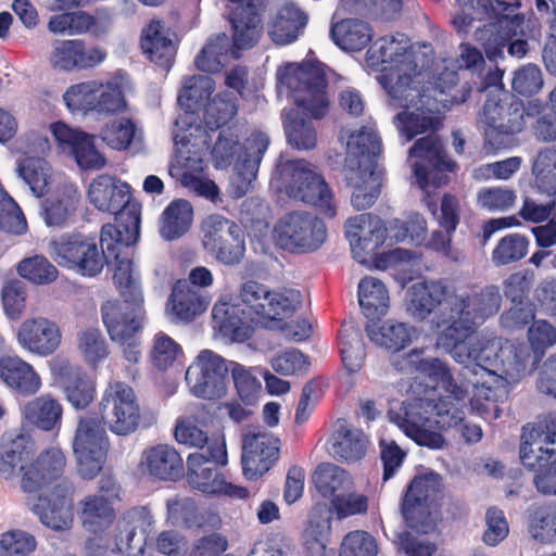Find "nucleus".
I'll return each mask as SVG.
<instances>
[{
    "label": "nucleus",
    "mask_w": 556,
    "mask_h": 556,
    "mask_svg": "<svg viewBox=\"0 0 556 556\" xmlns=\"http://www.w3.org/2000/svg\"><path fill=\"white\" fill-rule=\"evenodd\" d=\"M101 417H80L73 439V452L77 470L84 479H93L103 468L109 451V430L121 437L134 433L140 426L141 406L139 399L128 383L110 381L99 404Z\"/></svg>",
    "instance_id": "f257e3e1"
},
{
    "label": "nucleus",
    "mask_w": 556,
    "mask_h": 556,
    "mask_svg": "<svg viewBox=\"0 0 556 556\" xmlns=\"http://www.w3.org/2000/svg\"><path fill=\"white\" fill-rule=\"evenodd\" d=\"M139 232L124 235L110 224L101 228L100 244L106 249L105 264L114 265L113 281L124 299L108 300L100 308L103 325L113 339L127 338L140 328L141 320L146 318L140 277L130 257V247L137 242Z\"/></svg>",
    "instance_id": "f03ea898"
},
{
    "label": "nucleus",
    "mask_w": 556,
    "mask_h": 556,
    "mask_svg": "<svg viewBox=\"0 0 556 556\" xmlns=\"http://www.w3.org/2000/svg\"><path fill=\"white\" fill-rule=\"evenodd\" d=\"M327 65L320 61L290 63L278 78L294 99L299 112L291 113L285 124L288 142L299 150L316 147L317 132L312 118L321 119L329 110Z\"/></svg>",
    "instance_id": "7ed1b4c3"
},
{
    "label": "nucleus",
    "mask_w": 556,
    "mask_h": 556,
    "mask_svg": "<svg viewBox=\"0 0 556 556\" xmlns=\"http://www.w3.org/2000/svg\"><path fill=\"white\" fill-rule=\"evenodd\" d=\"M448 316L452 324L439 334L438 342L451 352L460 363L477 364L490 358L488 353L490 341L472 338L476 328L489 317L498 313L502 304L500 288L494 285L485 286L471 294H457L452 298Z\"/></svg>",
    "instance_id": "20e7f679"
},
{
    "label": "nucleus",
    "mask_w": 556,
    "mask_h": 556,
    "mask_svg": "<svg viewBox=\"0 0 556 556\" xmlns=\"http://www.w3.org/2000/svg\"><path fill=\"white\" fill-rule=\"evenodd\" d=\"M35 441L29 434H3L0 440V478L11 479L21 473V488L26 493H38L50 488L64 473L66 457L62 450L49 447L36 458Z\"/></svg>",
    "instance_id": "39448f33"
},
{
    "label": "nucleus",
    "mask_w": 556,
    "mask_h": 556,
    "mask_svg": "<svg viewBox=\"0 0 556 556\" xmlns=\"http://www.w3.org/2000/svg\"><path fill=\"white\" fill-rule=\"evenodd\" d=\"M349 164L344 167V180L352 187L351 202L358 211L369 208L381 193L384 168L379 164L382 144L378 132L362 126L348 141Z\"/></svg>",
    "instance_id": "423d86ee"
},
{
    "label": "nucleus",
    "mask_w": 556,
    "mask_h": 556,
    "mask_svg": "<svg viewBox=\"0 0 556 556\" xmlns=\"http://www.w3.org/2000/svg\"><path fill=\"white\" fill-rule=\"evenodd\" d=\"M366 60L370 66L381 67L378 83L400 105H407L418 97L419 88L414 81L417 65L407 39L380 37L368 48Z\"/></svg>",
    "instance_id": "0eeeda50"
},
{
    "label": "nucleus",
    "mask_w": 556,
    "mask_h": 556,
    "mask_svg": "<svg viewBox=\"0 0 556 556\" xmlns=\"http://www.w3.org/2000/svg\"><path fill=\"white\" fill-rule=\"evenodd\" d=\"M520 459L525 467L536 472V490L544 495H555L556 412L522 427Z\"/></svg>",
    "instance_id": "6e6552de"
},
{
    "label": "nucleus",
    "mask_w": 556,
    "mask_h": 556,
    "mask_svg": "<svg viewBox=\"0 0 556 556\" xmlns=\"http://www.w3.org/2000/svg\"><path fill=\"white\" fill-rule=\"evenodd\" d=\"M89 203L98 211L113 214L116 227L124 233L140 230L141 204L132 198L131 187L121 178L100 174L89 184L87 190Z\"/></svg>",
    "instance_id": "1a4fd4ad"
},
{
    "label": "nucleus",
    "mask_w": 556,
    "mask_h": 556,
    "mask_svg": "<svg viewBox=\"0 0 556 556\" xmlns=\"http://www.w3.org/2000/svg\"><path fill=\"white\" fill-rule=\"evenodd\" d=\"M228 462L226 441L217 439L208 447V454L194 452L187 457V481L191 488L207 495H224L247 500L250 495L244 486L227 482L218 466Z\"/></svg>",
    "instance_id": "9d476101"
},
{
    "label": "nucleus",
    "mask_w": 556,
    "mask_h": 556,
    "mask_svg": "<svg viewBox=\"0 0 556 556\" xmlns=\"http://www.w3.org/2000/svg\"><path fill=\"white\" fill-rule=\"evenodd\" d=\"M442 477L434 471L415 476L401 498V514L406 525L420 533L433 530L431 507L442 498Z\"/></svg>",
    "instance_id": "9b49d317"
},
{
    "label": "nucleus",
    "mask_w": 556,
    "mask_h": 556,
    "mask_svg": "<svg viewBox=\"0 0 556 556\" xmlns=\"http://www.w3.org/2000/svg\"><path fill=\"white\" fill-rule=\"evenodd\" d=\"M525 104L514 94H491L485 100L479 121L485 125V141L495 150L525 127Z\"/></svg>",
    "instance_id": "f8f14e48"
},
{
    "label": "nucleus",
    "mask_w": 556,
    "mask_h": 556,
    "mask_svg": "<svg viewBox=\"0 0 556 556\" xmlns=\"http://www.w3.org/2000/svg\"><path fill=\"white\" fill-rule=\"evenodd\" d=\"M54 261L84 277H96L104 268L106 249L98 248L96 238L79 232L64 233L50 241Z\"/></svg>",
    "instance_id": "ddd939ff"
},
{
    "label": "nucleus",
    "mask_w": 556,
    "mask_h": 556,
    "mask_svg": "<svg viewBox=\"0 0 556 556\" xmlns=\"http://www.w3.org/2000/svg\"><path fill=\"white\" fill-rule=\"evenodd\" d=\"M455 289L444 280H424L413 283L407 290L406 308L409 315L418 320H425L433 315V321L442 330L452 324L448 313Z\"/></svg>",
    "instance_id": "4468645a"
},
{
    "label": "nucleus",
    "mask_w": 556,
    "mask_h": 556,
    "mask_svg": "<svg viewBox=\"0 0 556 556\" xmlns=\"http://www.w3.org/2000/svg\"><path fill=\"white\" fill-rule=\"evenodd\" d=\"M291 170V181L288 193L291 198L315 206L326 218L337 215L334 195L320 173L305 160H294L288 163Z\"/></svg>",
    "instance_id": "2eb2a0df"
},
{
    "label": "nucleus",
    "mask_w": 556,
    "mask_h": 556,
    "mask_svg": "<svg viewBox=\"0 0 556 556\" xmlns=\"http://www.w3.org/2000/svg\"><path fill=\"white\" fill-rule=\"evenodd\" d=\"M204 249L224 265L239 264L245 254V238L241 227L233 220L214 214L202 223Z\"/></svg>",
    "instance_id": "dca6fc26"
},
{
    "label": "nucleus",
    "mask_w": 556,
    "mask_h": 556,
    "mask_svg": "<svg viewBox=\"0 0 556 556\" xmlns=\"http://www.w3.org/2000/svg\"><path fill=\"white\" fill-rule=\"evenodd\" d=\"M327 229L321 219L306 212H291L275 227L277 244L294 253L317 250L326 240Z\"/></svg>",
    "instance_id": "f3484780"
},
{
    "label": "nucleus",
    "mask_w": 556,
    "mask_h": 556,
    "mask_svg": "<svg viewBox=\"0 0 556 556\" xmlns=\"http://www.w3.org/2000/svg\"><path fill=\"white\" fill-rule=\"evenodd\" d=\"M229 369L225 358L211 350H203L188 366L185 379L194 396L218 400L227 392Z\"/></svg>",
    "instance_id": "a211bd4d"
},
{
    "label": "nucleus",
    "mask_w": 556,
    "mask_h": 556,
    "mask_svg": "<svg viewBox=\"0 0 556 556\" xmlns=\"http://www.w3.org/2000/svg\"><path fill=\"white\" fill-rule=\"evenodd\" d=\"M240 304L257 319L283 320L292 316L301 302L300 292H271L264 285L249 280L240 291Z\"/></svg>",
    "instance_id": "6ab92c4d"
},
{
    "label": "nucleus",
    "mask_w": 556,
    "mask_h": 556,
    "mask_svg": "<svg viewBox=\"0 0 556 556\" xmlns=\"http://www.w3.org/2000/svg\"><path fill=\"white\" fill-rule=\"evenodd\" d=\"M281 441L260 427L242 434V471L247 479L256 480L268 472L280 456Z\"/></svg>",
    "instance_id": "aec40b11"
},
{
    "label": "nucleus",
    "mask_w": 556,
    "mask_h": 556,
    "mask_svg": "<svg viewBox=\"0 0 556 556\" xmlns=\"http://www.w3.org/2000/svg\"><path fill=\"white\" fill-rule=\"evenodd\" d=\"M422 350H412L397 363L399 369L414 375L415 380L425 384V392L442 389L444 392L456 397L465 393V386L458 384L447 364L437 357H424Z\"/></svg>",
    "instance_id": "412c9836"
},
{
    "label": "nucleus",
    "mask_w": 556,
    "mask_h": 556,
    "mask_svg": "<svg viewBox=\"0 0 556 556\" xmlns=\"http://www.w3.org/2000/svg\"><path fill=\"white\" fill-rule=\"evenodd\" d=\"M344 228L353 257L361 264H366L378 255L387 239V227L383 220L371 213L349 218Z\"/></svg>",
    "instance_id": "4be33fe9"
},
{
    "label": "nucleus",
    "mask_w": 556,
    "mask_h": 556,
    "mask_svg": "<svg viewBox=\"0 0 556 556\" xmlns=\"http://www.w3.org/2000/svg\"><path fill=\"white\" fill-rule=\"evenodd\" d=\"M50 372L62 389L67 402L76 409L88 407L96 397V381L77 365L63 356L49 362Z\"/></svg>",
    "instance_id": "5701e85b"
},
{
    "label": "nucleus",
    "mask_w": 556,
    "mask_h": 556,
    "mask_svg": "<svg viewBox=\"0 0 556 556\" xmlns=\"http://www.w3.org/2000/svg\"><path fill=\"white\" fill-rule=\"evenodd\" d=\"M409 153L421 161L415 164L414 173L422 188L431 184L440 186L441 182L435 181L437 174L452 173L457 167V164L448 157L441 139L433 134L417 139L409 149Z\"/></svg>",
    "instance_id": "b1692460"
},
{
    "label": "nucleus",
    "mask_w": 556,
    "mask_h": 556,
    "mask_svg": "<svg viewBox=\"0 0 556 556\" xmlns=\"http://www.w3.org/2000/svg\"><path fill=\"white\" fill-rule=\"evenodd\" d=\"M51 485L53 488L49 495H38L35 501H28L27 504L46 527L53 530L68 529L73 522V485L63 476Z\"/></svg>",
    "instance_id": "393cba45"
},
{
    "label": "nucleus",
    "mask_w": 556,
    "mask_h": 556,
    "mask_svg": "<svg viewBox=\"0 0 556 556\" xmlns=\"http://www.w3.org/2000/svg\"><path fill=\"white\" fill-rule=\"evenodd\" d=\"M229 23L232 28V46L237 50L254 47L263 33L262 0H228Z\"/></svg>",
    "instance_id": "a878e982"
},
{
    "label": "nucleus",
    "mask_w": 556,
    "mask_h": 556,
    "mask_svg": "<svg viewBox=\"0 0 556 556\" xmlns=\"http://www.w3.org/2000/svg\"><path fill=\"white\" fill-rule=\"evenodd\" d=\"M391 100L394 106L403 109L395 115L394 124L406 141L428 130L434 132L441 128L442 121L438 115V108L428 106L430 98L420 90L418 97L407 105H400L395 99Z\"/></svg>",
    "instance_id": "bb28decb"
},
{
    "label": "nucleus",
    "mask_w": 556,
    "mask_h": 556,
    "mask_svg": "<svg viewBox=\"0 0 556 556\" xmlns=\"http://www.w3.org/2000/svg\"><path fill=\"white\" fill-rule=\"evenodd\" d=\"M106 53L99 48H87L81 39L55 40L49 56L54 70L72 72L96 67Z\"/></svg>",
    "instance_id": "cd10ccee"
},
{
    "label": "nucleus",
    "mask_w": 556,
    "mask_h": 556,
    "mask_svg": "<svg viewBox=\"0 0 556 556\" xmlns=\"http://www.w3.org/2000/svg\"><path fill=\"white\" fill-rule=\"evenodd\" d=\"M61 340L59 326L43 317L24 320L17 332V341L23 349L43 357L52 355Z\"/></svg>",
    "instance_id": "c85d7f7f"
},
{
    "label": "nucleus",
    "mask_w": 556,
    "mask_h": 556,
    "mask_svg": "<svg viewBox=\"0 0 556 556\" xmlns=\"http://www.w3.org/2000/svg\"><path fill=\"white\" fill-rule=\"evenodd\" d=\"M55 139L67 146L77 163L83 169H101L106 165V159L96 148L94 137L65 123L56 122L52 125Z\"/></svg>",
    "instance_id": "c756f323"
},
{
    "label": "nucleus",
    "mask_w": 556,
    "mask_h": 556,
    "mask_svg": "<svg viewBox=\"0 0 556 556\" xmlns=\"http://www.w3.org/2000/svg\"><path fill=\"white\" fill-rule=\"evenodd\" d=\"M139 467L152 480L176 481L184 475V459L169 444H156L143 450Z\"/></svg>",
    "instance_id": "7c9ffc66"
},
{
    "label": "nucleus",
    "mask_w": 556,
    "mask_h": 556,
    "mask_svg": "<svg viewBox=\"0 0 556 556\" xmlns=\"http://www.w3.org/2000/svg\"><path fill=\"white\" fill-rule=\"evenodd\" d=\"M140 48L150 62L168 72L175 63L178 41L169 37L161 21L152 20L141 31Z\"/></svg>",
    "instance_id": "2f4dec72"
},
{
    "label": "nucleus",
    "mask_w": 556,
    "mask_h": 556,
    "mask_svg": "<svg viewBox=\"0 0 556 556\" xmlns=\"http://www.w3.org/2000/svg\"><path fill=\"white\" fill-rule=\"evenodd\" d=\"M212 318L223 337L238 342H243L252 336V324L257 320L244 304L229 302L215 303Z\"/></svg>",
    "instance_id": "473e14b6"
},
{
    "label": "nucleus",
    "mask_w": 556,
    "mask_h": 556,
    "mask_svg": "<svg viewBox=\"0 0 556 556\" xmlns=\"http://www.w3.org/2000/svg\"><path fill=\"white\" fill-rule=\"evenodd\" d=\"M308 22L307 14L293 1L285 0L267 24V34L276 46H288L299 39Z\"/></svg>",
    "instance_id": "72a5a7b5"
},
{
    "label": "nucleus",
    "mask_w": 556,
    "mask_h": 556,
    "mask_svg": "<svg viewBox=\"0 0 556 556\" xmlns=\"http://www.w3.org/2000/svg\"><path fill=\"white\" fill-rule=\"evenodd\" d=\"M81 194L72 184L58 186L41 203V216L50 227H65L79 206Z\"/></svg>",
    "instance_id": "f704fd0d"
},
{
    "label": "nucleus",
    "mask_w": 556,
    "mask_h": 556,
    "mask_svg": "<svg viewBox=\"0 0 556 556\" xmlns=\"http://www.w3.org/2000/svg\"><path fill=\"white\" fill-rule=\"evenodd\" d=\"M0 380L12 392L31 396L41 388V378L33 365L14 355L0 356Z\"/></svg>",
    "instance_id": "c9c22d12"
},
{
    "label": "nucleus",
    "mask_w": 556,
    "mask_h": 556,
    "mask_svg": "<svg viewBox=\"0 0 556 556\" xmlns=\"http://www.w3.org/2000/svg\"><path fill=\"white\" fill-rule=\"evenodd\" d=\"M367 440L363 431L338 421L330 439V452L339 462L355 463L366 455Z\"/></svg>",
    "instance_id": "e433bc0d"
},
{
    "label": "nucleus",
    "mask_w": 556,
    "mask_h": 556,
    "mask_svg": "<svg viewBox=\"0 0 556 556\" xmlns=\"http://www.w3.org/2000/svg\"><path fill=\"white\" fill-rule=\"evenodd\" d=\"M79 519L83 527L90 533L100 534L106 531L115 520L113 502L99 494H89L79 502Z\"/></svg>",
    "instance_id": "4c0bfd02"
},
{
    "label": "nucleus",
    "mask_w": 556,
    "mask_h": 556,
    "mask_svg": "<svg viewBox=\"0 0 556 556\" xmlns=\"http://www.w3.org/2000/svg\"><path fill=\"white\" fill-rule=\"evenodd\" d=\"M207 301L199 289L187 280H177L168 299V306L177 319L190 321L207 307Z\"/></svg>",
    "instance_id": "58836bf2"
},
{
    "label": "nucleus",
    "mask_w": 556,
    "mask_h": 556,
    "mask_svg": "<svg viewBox=\"0 0 556 556\" xmlns=\"http://www.w3.org/2000/svg\"><path fill=\"white\" fill-rule=\"evenodd\" d=\"M358 303L364 316L374 323L387 314L389 308V291L386 285L375 278L365 277L358 283Z\"/></svg>",
    "instance_id": "ea45409f"
},
{
    "label": "nucleus",
    "mask_w": 556,
    "mask_h": 556,
    "mask_svg": "<svg viewBox=\"0 0 556 556\" xmlns=\"http://www.w3.org/2000/svg\"><path fill=\"white\" fill-rule=\"evenodd\" d=\"M370 25L357 18H344L331 26L330 37L342 50L361 51L372 39Z\"/></svg>",
    "instance_id": "a19ab883"
},
{
    "label": "nucleus",
    "mask_w": 556,
    "mask_h": 556,
    "mask_svg": "<svg viewBox=\"0 0 556 556\" xmlns=\"http://www.w3.org/2000/svg\"><path fill=\"white\" fill-rule=\"evenodd\" d=\"M339 351L342 364L350 374L361 370L365 363L366 350L359 328L351 323H342L339 329Z\"/></svg>",
    "instance_id": "79ce46f5"
},
{
    "label": "nucleus",
    "mask_w": 556,
    "mask_h": 556,
    "mask_svg": "<svg viewBox=\"0 0 556 556\" xmlns=\"http://www.w3.org/2000/svg\"><path fill=\"white\" fill-rule=\"evenodd\" d=\"M25 419L43 431H51L60 426L63 408L50 394L40 395L28 402L23 409Z\"/></svg>",
    "instance_id": "37998d69"
},
{
    "label": "nucleus",
    "mask_w": 556,
    "mask_h": 556,
    "mask_svg": "<svg viewBox=\"0 0 556 556\" xmlns=\"http://www.w3.org/2000/svg\"><path fill=\"white\" fill-rule=\"evenodd\" d=\"M269 146V138L262 131L252 132L242 143L237 160L239 175L251 181L256 177L261 161Z\"/></svg>",
    "instance_id": "c03bdc74"
},
{
    "label": "nucleus",
    "mask_w": 556,
    "mask_h": 556,
    "mask_svg": "<svg viewBox=\"0 0 556 556\" xmlns=\"http://www.w3.org/2000/svg\"><path fill=\"white\" fill-rule=\"evenodd\" d=\"M508 399L506 386L491 387L482 383L476 386L473 396L470 399V407L485 420H496L502 415L501 404Z\"/></svg>",
    "instance_id": "a18cd8bd"
},
{
    "label": "nucleus",
    "mask_w": 556,
    "mask_h": 556,
    "mask_svg": "<svg viewBox=\"0 0 556 556\" xmlns=\"http://www.w3.org/2000/svg\"><path fill=\"white\" fill-rule=\"evenodd\" d=\"M365 330L370 341L394 352L404 349L410 342V331L403 323L386 320L379 327L375 321L367 323Z\"/></svg>",
    "instance_id": "49530a36"
},
{
    "label": "nucleus",
    "mask_w": 556,
    "mask_h": 556,
    "mask_svg": "<svg viewBox=\"0 0 556 556\" xmlns=\"http://www.w3.org/2000/svg\"><path fill=\"white\" fill-rule=\"evenodd\" d=\"M238 98L231 91H222L205 105L204 122L210 130H217L229 124L238 113Z\"/></svg>",
    "instance_id": "de8ad7c7"
},
{
    "label": "nucleus",
    "mask_w": 556,
    "mask_h": 556,
    "mask_svg": "<svg viewBox=\"0 0 556 556\" xmlns=\"http://www.w3.org/2000/svg\"><path fill=\"white\" fill-rule=\"evenodd\" d=\"M192 223V207L187 200L173 201L163 212L161 235L166 240L184 236Z\"/></svg>",
    "instance_id": "09e8293b"
},
{
    "label": "nucleus",
    "mask_w": 556,
    "mask_h": 556,
    "mask_svg": "<svg viewBox=\"0 0 556 556\" xmlns=\"http://www.w3.org/2000/svg\"><path fill=\"white\" fill-rule=\"evenodd\" d=\"M76 346L84 361L91 366L103 362L110 354L106 339L97 326L80 329L76 334Z\"/></svg>",
    "instance_id": "8fccbe9b"
},
{
    "label": "nucleus",
    "mask_w": 556,
    "mask_h": 556,
    "mask_svg": "<svg viewBox=\"0 0 556 556\" xmlns=\"http://www.w3.org/2000/svg\"><path fill=\"white\" fill-rule=\"evenodd\" d=\"M349 472L331 463L319 464L314 473L313 482L317 492L325 498L332 501L339 491L344 490L350 483Z\"/></svg>",
    "instance_id": "3c124183"
},
{
    "label": "nucleus",
    "mask_w": 556,
    "mask_h": 556,
    "mask_svg": "<svg viewBox=\"0 0 556 556\" xmlns=\"http://www.w3.org/2000/svg\"><path fill=\"white\" fill-rule=\"evenodd\" d=\"M530 241L521 233H507L501 238L491 253L492 263L500 267L521 261L528 253Z\"/></svg>",
    "instance_id": "603ef678"
},
{
    "label": "nucleus",
    "mask_w": 556,
    "mask_h": 556,
    "mask_svg": "<svg viewBox=\"0 0 556 556\" xmlns=\"http://www.w3.org/2000/svg\"><path fill=\"white\" fill-rule=\"evenodd\" d=\"M467 389L462 397L455 395L441 396L433 406L434 424L440 430H448L458 427L465 420V397Z\"/></svg>",
    "instance_id": "864d4df0"
},
{
    "label": "nucleus",
    "mask_w": 556,
    "mask_h": 556,
    "mask_svg": "<svg viewBox=\"0 0 556 556\" xmlns=\"http://www.w3.org/2000/svg\"><path fill=\"white\" fill-rule=\"evenodd\" d=\"M147 511L144 507H135L126 510L118 522V533L116 534V545L121 551L131 554L142 551V545H134L137 535V529L146 525Z\"/></svg>",
    "instance_id": "5fc2aeb1"
},
{
    "label": "nucleus",
    "mask_w": 556,
    "mask_h": 556,
    "mask_svg": "<svg viewBox=\"0 0 556 556\" xmlns=\"http://www.w3.org/2000/svg\"><path fill=\"white\" fill-rule=\"evenodd\" d=\"M99 87L100 83L96 80L72 85L63 96L66 106L72 112H96Z\"/></svg>",
    "instance_id": "6e6d98bb"
},
{
    "label": "nucleus",
    "mask_w": 556,
    "mask_h": 556,
    "mask_svg": "<svg viewBox=\"0 0 556 556\" xmlns=\"http://www.w3.org/2000/svg\"><path fill=\"white\" fill-rule=\"evenodd\" d=\"M93 15L85 11H70L52 15L48 28L53 34L80 35L89 31Z\"/></svg>",
    "instance_id": "4d7b16f0"
},
{
    "label": "nucleus",
    "mask_w": 556,
    "mask_h": 556,
    "mask_svg": "<svg viewBox=\"0 0 556 556\" xmlns=\"http://www.w3.org/2000/svg\"><path fill=\"white\" fill-rule=\"evenodd\" d=\"M533 170L538 188L548 195L556 194V148L541 150L535 159Z\"/></svg>",
    "instance_id": "13d9d810"
},
{
    "label": "nucleus",
    "mask_w": 556,
    "mask_h": 556,
    "mask_svg": "<svg viewBox=\"0 0 556 556\" xmlns=\"http://www.w3.org/2000/svg\"><path fill=\"white\" fill-rule=\"evenodd\" d=\"M136 132L135 124L129 118L108 122L100 131L102 141L111 149L124 151L131 144Z\"/></svg>",
    "instance_id": "bf43d9fd"
},
{
    "label": "nucleus",
    "mask_w": 556,
    "mask_h": 556,
    "mask_svg": "<svg viewBox=\"0 0 556 556\" xmlns=\"http://www.w3.org/2000/svg\"><path fill=\"white\" fill-rule=\"evenodd\" d=\"M17 271L21 277L36 285L50 283L59 274L56 267L43 255L24 258L18 263Z\"/></svg>",
    "instance_id": "052dcab7"
},
{
    "label": "nucleus",
    "mask_w": 556,
    "mask_h": 556,
    "mask_svg": "<svg viewBox=\"0 0 556 556\" xmlns=\"http://www.w3.org/2000/svg\"><path fill=\"white\" fill-rule=\"evenodd\" d=\"M399 425L405 434L420 446L439 450L445 444V439L441 433L426 429L421 418L416 420L415 416L408 410L405 412Z\"/></svg>",
    "instance_id": "680f3d73"
},
{
    "label": "nucleus",
    "mask_w": 556,
    "mask_h": 556,
    "mask_svg": "<svg viewBox=\"0 0 556 556\" xmlns=\"http://www.w3.org/2000/svg\"><path fill=\"white\" fill-rule=\"evenodd\" d=\"M490 36L485 42L482 43L484 53L489 61L497 62L498 59L504 58V48L507 47V51L511 56L523 58L528 50L529 45L525 39H516L508 42L505 36H502L498 31L493 29H486Z\"/></svg>",
    "instance_id": "e2e57ef3"
},
{
    "label": "nucleus",
    "mask_w": 556,
    "mask_h": 556,
    "mask_svg": "<svg viewBox=\"0 0 556 556\" xmlns=\"http://www.w3.org/2000/svg\"><path fill=\"white\" fill-rule=\"evenodd\" d=\"M174 435L178 443L199 448V452L205 454H208V447L213 441L217 439L225 440L224 434L220 433H214L208 437L205 431L190 420L178 421Z\"/></svg>",
    "instance_id": "0e129e2a"
},
{
    "label": "nucleus",
    "mask_w": 556,
    "mask_h": 556,
    "mask_svg": "<svg viewBox=\"0 0 556 556\" xmlns=\"http://www.w3.org/2000/svg\"><path fill=\"white\" fill-rule=\"evenodd\" d=\"M528 341L538 365L548 348L556 343V328L544 319L534 320L528 328Z\"/></svg>",
    "instance_id": "69168bd1"
},
{
    "label": "nucleus",
    "mask_w": 556,
    "mask_h": 556,
    "mask_svg": "<svg viewBox=\"0 0 556 556\" xmlns=\"http://www.w3.org/2000/svg\"><path fill=\"white\" fill-rule=\"evenodd\" d=\"M330 534V522L327 519L311 518L303 531V547L308 556H324L328 536Z\"/></svg>",
    "instance_id": "338daca9"
},
{
    "label": "nucleus",
    "mask_w": 556,
    "mask_h": 556,
    "mask_svg": "<svg viewBox=\"0 0 556 556\" xmlns=\"http://www.w3.org/2000/svg\"><path fill=\"white\" fill-rule=\"evenodd\" d=\"M532 527L534 538L541 542L556 541V502L545 503L534 509Z\"/></svg>",
    "instance_id": "774afa93"
}]
</instances>
